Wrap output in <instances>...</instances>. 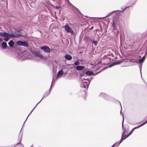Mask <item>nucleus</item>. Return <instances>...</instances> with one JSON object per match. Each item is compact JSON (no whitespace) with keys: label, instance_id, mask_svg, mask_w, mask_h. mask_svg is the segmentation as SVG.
Wrapping results in <instances>:
<instances>
[{"label":"nucleus","instance_id":"obj_1","mask_svg":"<svg viewBox=\"0 0 147 147\" xmlns=\"http://www.w3.org/2000/svg\"><path fill=\"white\" fill-rule=\"evenodd\" d=\"M21 36V34L16 32H15V33L10 34L5 32H3L1 35L2 36L4 37L3 40L7 42L9 39L10 37H16Z\"/></svg>","mask_w":147,"mask_h":147},{"label":"nucleus","instance_id":"obj_2","mask_svg":"<svg viewBox=\"0 0 147 147\" xmlns=\"http://www.w3.org/2000/svg\"><path fill=\"white\" fill-rule=\"evenodd\" d=\"M64 28L67 32L70 33L72 34H74V30L67 24L65 25L64 26Z\"/></svg>","mask_w":147,"mask_h":147},{"label":"nucleus","instance_id":"obj_3","mask_svg":"<svg viewBox=\"0 0 147 147\" xmlns=\"http://www.w3.org/2000/svg\"><path fill=\"white\" fill-rule=\"evenodd\" d=\"M16 44L19 46H23L25 47H27L28 46V44L26 41L19 40L16 42Z\"/></svg>","mask_w":147,"mask_h":147},{"label":"nucleus","instance_id":"obj_4","mask_svg":"<svg viewBox=\"0 0 147 147\" xmlns=\"http://www.w3.org/2000/svg\"><path fill=\"white\" fill-rule=\"evenodd\" d=\"M83 82L82 84L81 85V87L82 88H88L90 82H87V81H85L84 82L82 80Z\"/></svg>","mask_w":147,"mask_h":147},{"label":"nucleus","instance_id":"obj_5","mask_svg":"<svg viewBox=\"0 0 147 147\" xmlns=\"http://www.w3.org/2000/svg\"><path fill=\"white\" fill-rule=\"evenodd\" d=\"M40 49L43 50L45 53H49L50 52V49L47 46H45L41 47Z\"/></svg>","mask_w":147,"mask_h":147},{"label":"nucleus","instance_id":"obj_6","mask_svg":"<svg viewBox=\"0 0 147 147\" xmlns=\"http://www.w3.org/2000/svg\"><path fill=\"white\" fill-rule=\"evenodd\" d=\"M34 54L35 56L37 57L43 59L45 58L38 51H34Z\"/></svg>","mask_w":147,"mask_h":147},{"label":"nucleus","instance_id":"obj_7","mask_svg":"<svg viewBox=\"0 0 147 147\" xmlns=\"http://www.w3.org/2000/svg\"><path fill=\"white\" fill-rule=\"evenodd\" d=\"M121 61H115L113 63L109 65L108 66V67H111L115 65H118L121 63Z\"/></svg>","mask_w":147,"mask_h":147},{"label":"nucleus","instance_id":"obj_8","mask_svg":"<svg viewBox=\"0 0 147 147\" xmlns=\"http://www.w3.org/2000/svg\"><path fill=\"white\" fill-rule=\"evenodd\" d=\"M52 84H51V85L50 88V90H49L46 91L45 92V93L44 94L43 96V98L45 97H47L49 94L50 92V90H51V87Z\"/></svg>","mask_w":147,"mask_h":147},{"label":"nucleus","instance_id":"obj_9","mask_svg":"<svg viewBox=\"0 0 147 147\" xmlns=\"http://www.w3.org/2000/svg\"><path fill=\"white\" fill-rule=\"evenodd\" d=\"M6 42L5 41L3 42L1 44V47L3 49H5L7 47Z\"/></svg>","mask_w":147,"mask_h":147},{"label":"nucleus","instance_id":"obj_10","mask_svg":"<svg viewBox=\"0 0 147 147\" xmlns=\"http://www.w3.org/2000/svg\"><path fill=\"white\" fill-rule=\"evenodd\" d=\"M64 72L62 70L59 71L57 73V77L58 78L61 76L63 74Z\"/></svg>","mask_w":147,"mask_h":147},{"label":"nucleus","instance_id":"obj_11","mask_svg":"<svg viewBox=\"0 0 147 147\" xmlns=\"http://www.w3.org/2000/svg\"><path fill=\"white\" fill-rule=\"evenodd\" d=\"M65 58L68 60H70L72 59L71 56L69 55L66 54L65 56Z\"/></svg>","mask_w":147,"mask_h":147},{"label":"nucleus","instance_id":"obj_12","mask_svg":"<svg viewBox=\"0 0 147 147\" xmlns=\"http://www.w3.org/2000/svg\"><path fill=\"white\" fill-rule=\"evenodd\" d=\"M8 45L11 47H12L14 45V42L12 40H11L8 43Z\"/></svg>","mask_w":147,"mask_h":147},{"label":"nucleus","instance_id":"obj_13","mask_svg":"<svg viewBox=\"0 0 147 147\" xmlns=\"http://www.w3.org/2000/svg\"><path fill=\"white\" fill-rule=\"evenodd\" d=\"M84 68V67L83 66H78L76 67V69L79 71L82 70Z\"/></svg>","mask_w":147,"mask_h":147},{"label":"nucleus","instance_id":"obj_14","mask_svg":"<svg viewBox=\"0 0 147 147\" xmlns=\"http://www.w3.org/2000/svg\"><path fill=\"white\" fill-rule=\"evenodd\" d=\"M99 96L100 97L105 98L107 96V95L104 93H101Z\"/></svg>","mask_w":147,"mask_h":147},{"label":"nucleus","instance_id":"obj_15","mask_svg":"<svg viewBox=\"0 0 147 147\" xmlns=\"http://www.w3.org/2000/svg\"><path fill=\"white\" fill-rule=\"evenodd\" d=\"M146 123H147V121H145V122L143 123H142V124H141L139 126H137V127H134L133 128L134 130L138 128H139V127H140L143 125H144L145 124H146Z\"/></svg>","mask_w":147,"mask_h":147},{"label":"nucleus","instance_id":"obj_16","mask_svg":"<svg viewBox=\"0 0 147 147\" xmlns=\"http://www.w3.org/2000/svg\"><path fill=\"white\" fill-rule=\"evenodd\" d=\"M145 58V56H144L141 59H140L139 60V61L140 63H142L144 60Z\"/></svg>","mask_w":147,"mask_h":147},{"label":"nucleus","instance_id":"obj_17","mask_svg":"<svg viewBox=\"0 0 147 147\" xmlns=\"http://www.w3.org/2000/svg\"><path fill=\"white\" fill-rule=\"evenodd\" d=\"M86 74L88 75H91L93 74L94 73L91 71H87L86 72Z\"/></svg>","mask_w":147,"mask_h":147},{"label":"nucleus","instance_id":"obj_18","mask_svg":"<svg viewBox=\"0 0 147 147\" xmlns=\"http://www.w3.org/2000/svg\"><path fill=\"white\" fill-rule=\"evenodd\" d=\"M124 131H123V133L121 139L120 141H119V143H121L123 140H125V139H123V137L124 136Z\"/></svg>","mask_w":147,"mask_h":147},{"label":"nucleus","instance_id":"obj_19","mask_svg":"<svg viewBox=\"0 0 147 147\" xmlns=\"http://www.w3.org/2000/svg\"><path fill=\"white\" fill-rule=\"evenodd\" d=\"M37 104L35 105V107L31 111V112H30V113L29 114V115H28V116L27 117L26 120L24 122V123H23V125L24 124V123L25 122V121H26L28 117L31 114V113L33 111V110H34V109L36 107V106H37Z\"/></svg>","mask_w":147,"mask_h":147},{"label":"nucleus","instance_id":"obj_20","mask_svg":"<svg viewBox=\"0 0 147 147\" xmlns=\"http://www.w3.org/2000/svg\"><path fill=\"white\" fill-rule=\"evenodd\" d=\"M131 61L133 62L136 63H138V61L137 59H132L131 60Z\"/></svg>","mask_w":147,"mask_h":147},{"label":"nucleus","instance_id":"obj_21","mask_svg":"<svg viewBox=\"0 0 147 147\" xmlns=\"http://www.w3.org/2000/svg\"><path fill=\"white\" fill-rule=\"evenodd\" d=\"M124 117H123V121H122V128L123 129H124V131H124V133H125V128H124V126H123V122H124Z\"/></svg>","mask_w":147,"mask_h":147},{"label":"nucleus","instance_id":"obj_22","mask_svg":"<svg viewBox=\"0 0 147 147\" xmlns=\"http://www.w3.org/2000/svg\"><path fill=\"white\" fill-rule=\"evenodd\" d=\"M92 43L94 44L95 46H96L98 42L96 41L93 40L92 41Z\"/></svg>","mask_w":147,"mask_h":147},{"label":"nucleus","instance_id":"obj_23","mask_svg":"<svg viewBox=\"0 0 147 147\" xmlns=\"http://www.w3.org/2000/svg\"><path fill=\"white\" fill-rule=\"evenodd\" d=\"M79 64H80V63L78 61H76L74 63V64L75 65H79Z\"/></svg>","mask_w":147,"mask_h":147},{"label":"nucleus","instance_id":"obj_24","mask_svg":"<svg viewBox=\"0 0 147 147\" xmlns=\"http://www.w3.org/2000/svg\"><path fill=\"white\" fill-rule=\"evenodd\" d=\"M51 6L54 7H56L57 9H59L60 7V6H56L55 7V6H54V5H51Z\"/></svg>","mask_w":147,"mask_h":147},{"label":"nucleus","instance_id":"obj_25","mask_svg":"<svg viewBox=\"0 0 147 147\" xmlns=\"http://www.w3.org/2000/svg\"><path fill=\"white\" fill-rule=\"evenodd\" d=\"M128 7H129L128 6L126 7L123 9H122V11H120L121 12H122L124 11L126 9V8Z\"/></svg>","mask_w":147,"mask_h":147},{"label":"nucleus","instance_id":"obj_26","mask_svg":"<svg viewBox=\"0 0 147 147\" xmlns=\"http://www.w3.org/2000/svg\"><path fill=\"white\" fill-rule=\"evenodd\" d=\"M120 144V143H119V142H116L114 144H115V145H117V146H118L119 145V144Z\"/></svg>","mask_w":147,"mask_h":147},{"label":"nucleus","instance_id":"obj_27","mask_svg":"<svg viewBox=\"0 0 147 147\" xmlns=\"http://www.w3.org/2000/svg\"><path fill=\"white\" fill-rule=\"evenodd\" d=\"M134 130V129H133H133L131 130L130 131V132L129 133V134L131 135V134L132 133V132H133Z\"/></svg>","mask_w":147,"mask_h":147},{"label":"nucleus","instance_id":"obj_28","mask_svg":"<svg viewBox=\"0 0 147 147\" xmlns=\"http://www.w3.org/2000/svg\"><path fill=\"white\" fill-rule=\"evenodd\" d=\"M144 35H147V30H146V32L144 33ZM146 43H147V40L146 41Z\"/></svg>","mask_w":147,"mask_h":147},{"label":"nucleus","instance_id":"obj_29","mask_svg":"<svg viewBox=\"0 0 147 147\" xmlns=\"http://www.w3.org/2000/svg\"><path fill=\"white\" fill-rule=\"evenodd\" d=\"M127 138V137L126 136V135H124V137H123V139H125V140Z\"/></svg>","mask_w":147,"mask_h":147},{"label":"nucleus","instance_id":"obj_30","mask_svg":"<svg viewBox=\"0 0 147 147\" xmlns=\"http://www.w3.org/2000/svg\"><path fill=\"white\" fill-rule=\"evenodd\" d=\"M43 98H42L41 99V100L39 101V102H38L37 104V105H38L39 103H40L41 101H42V100Z\"/></svg>","mask_w":147,"mask_h":147},{"label":"nucleus","instance_id":"obj_31","mask_svg":"<svg viewBox=\"0 0 147 147\" xmlns=\"http://www.w3.org/2000/svg\"><path fill=\"white\" fill-rule=\"evenodd\" d=\"M43 98H42L41 99V100L39 101V102H38L37 104V105H38L39 103H40L41 101H42V100Z\"/></svg>","mask_w":147,"mask_h":147},{"label":"nucleus","instance_id":"obj_32","mask_svg":"<svg viewBox=\"0 0 147 147\" xmlns=\"http://www.w3.org/2000/svg\"><path fill=\"white\" fill-rule=\"evenodd\" d=\"M3 41V39L0 38V42H2Z\"/></svg>","mask_w":147,"mask_h":147},{"label":"nucleus","instance_id":"obj_33","mask_svg":"<svg viewBox=\"0 0 147 147\" xmlns=\"http://www.w3.org/2000/svg\"><path fill=\"white\" fill-rule=\"evenodd\" d=\"M131 135L129 134H127V135L126 136L127 137V138L129 136H130Z\"/></svg>","mask_w":147,"mask_h":147},{"label":"nucleus","instance_id":"obj_34","mask_svg":"<svg viewBox=\"0 0 147 147\" xmlns=\"http://www.w3.org/2000/svg\"><path fill=\"white\" fill-rule=\"evenodd\" d=\"M120 114H122V116H123V117H124V116H123V114L122 113H121V111H120Z\"/></svg>","mask_w":147,"mask_h":147},{"label":"nucleus","instance_id":"obj_35","mask_svg":"<svg viewBox=\"0 0 147 147\" xmlns=\"http://www.w3.org/2000/svg\"><path fill=\"white\" fill-rule=\"evenodd\" d=\"M140 70L141 74V66H140Z\"/></svg>","mask_w":147,"mask_h":147},{"label":"nucleus","instance_id":"obj_36","mask_svg":"<svg viewBox=\"0 0 147 147\" xmlns=\"http://www.w3.org/2000/svg\"><path fill=\"white\" fill-rule=\"evenodd\" d=\"M147 51H146V53H145V55H144V56H145V55H147Z\"/></svg>","mask_w":147,"mask_h":147},{"label":"nucleus","instance_id":"obj_37","mask_svg":"<svg viewBox=\"0 0 147 147\" xmlns=\"http://www.w3.org/2000/svg\"><path fill=\"white\" fill-rule=\"evenodd\" d=\"M115 144H114L111 147H113V146L115 145Z\"/></svg>","mask_w":147,"mask_h":147},{"label":"nucleus","instance_id":"obj_38","mask_svg":"<svg viewBox=\"0 0 147 147\" xmlns=\"http://www.w3.org/2000/svg\"><path fill=\"white\" fill-rule=\"evenodd\" d=\"M3 32H0V35L1 36V34L3 33Z\"/></svg>","mask_w":147,"mask_h":147},{"label":"nucleus","instance_id":"obj_39","mask_svg":"<svg viewBox=\"0 0 147 147\" xmlns=\"http://www.w3.org/2000/svg\"><path fill=\"white\" fill-rule=\"evenodd\" d=\"M102 18H98V19H102Z\"/></svg>","mask_w":147,"mask_h":147},{"label":"nucleus","instance_id":"obj_40","mask_svg":"<svg viewBox=\"0 0 147 147\" xmlns=\"http://www.w3.org/2000/svg\"><path fill=\"white\" fill-rule=\"evenodd\" d=\"M33 144H32V146H31V147H33Z\"/></svg>","mask_w":147,"mask_h":147},{"label":"nucleus","instance_id":"obj_41","mask_svg":"<svg viewBox=\"0 0 147 147\" xmlns=\"http://www.w3.org/2000/svg\"><path fill=\"white\" fill-rule=\"evenodd\" d=\"M120 102V105H121V102ZM121 109H122V107H121Z\"/></svg>","mask_w":147,"mask_h":147},{"label":"nucleus","instance_id":"obj_42","mask_svg":"<svg viewBox=\"0 0 147 147\" xmlns=\"http://www.w3.org/2000/svg\"><path fill=\"white\" fill-rule=\"evenodd\" d=\"M21 144L22 145V146H23V147H24V145H23L22 144Z\"/></svg>","mask_w":147,"mask_h":147},{"label":"nucleus","instance_id":"obj_43","mask_svg":"<svg viewBox=\"0 0 147 147\" xmlns=\"http://www.w3.org/2000/svg\"><path fill=\"white\" fill-rule=\"evenodd\" d=\"M68 1V2H69V0H67Z\"/></svg>","mask_w":147,"mask_h":147},{"label":"nucleus","instance_id":"obj_44","mask_svg":"<svg viewBox=\"0 0 147 147\" xmlns=\"http://www.w3.org/2000/svg\"><path fill=\"white\" fill-rule=\"evenodd\" d=\"M21 130H22V129H21V130H20V131H21Z\"/></svg>","mask_w":147,"mask_h":147},{"label":"nucleus","instance_id":"obj_45","mask_svg":"<svg viewBox=\"0 0 147 147\" xmlns=\"http://www.w3.org/2000/svg\"><path fill=\"white\" fill-rule=\"evenodd\" d=\"M21 130H22V129H21V130H20V131H21Z\"/></svg>","mask_w":147,"mask_h":147},{"label":"nucleus","instance_id":"obj_46","mask_svg":"<svg viewBox=\"0 0 147 147\" xmlns=\"http://www.w3.org/2000/svg\"><path fill=\"white\" fill-rule=\"evenodd\" d=\"M40 147V146H39V147Z\"/></svg>","mask_w":147,"mask_h":147}]
</instances>
